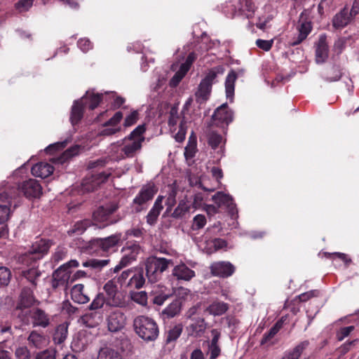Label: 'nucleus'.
Returning a JSON list of instances; mask_svg holds the SVG:
<instances>
[{
    "instance_id": "6ab92c4d",
    "label": "nucleus",
    "mask_w": 359,
    "mask_h": 359,
    "mask_svg": "<svg viewBox=\"0 0 359 359\" xmlns=\"http://www.w3.org/2000/svg\"><path fill=\"white\" fill-rule=\"evenodd\" d=\"M121 240L122 235L118 233L106 238H97L96 243L104 251H109L116 248Z\"/></svg>"
},
{
    "instance_id": "412c9836",
    "label": "nucleus",
    "mask_w": 359,
    "mask_h": 359,
    "mask_svg": "<svg viewBox=\"0 0 359 359\" xmlns=\"http://www.w3.org/2000/svg\"><path fill=\"white\" fill-rule=\"evenodd\" d=\"M72 299L78 304H86L90 301V297L84 292V285L83 284L74 285L70 291Z\"/></svg>"
},
{
    "instance_id": "c03bdc74",
    "label": "nucleus",
    "mask_w": 359,
    "mask_h": 359,
    "mask_svg": "<svg viewBox=\"0 0 359 359\" xmlns=\"http://www.w3.org/2000/svg\"><path fill=\"white\" fill-rule=\"evenodd\" d=\"M208 141L209 145L213 149H216L217 148H222V144L224 143V139L222 136L215 131H211L209 133L208 136Z\"/></svg>"
},
{
    "instance_id": "774afa93",
    "label": "nucleus",
    "mask_w": 359,
    "mask_h": 359,
    "mask_svg": "<svg viewBox=\"0 0 359 359\" xmlns=\"http://www.w3.org/2000/svg\"><path fill=\"white\" fill-rule=\"evenodd\" d=\"M208 352L210 353V359H215L219 355L221 350L218 344H210Z\"/></svg>"
},
{
    "instance_id": "e2e57ef3",
    "label": "nucleus",
    "mask_w": 359,
    "mask_h": 359,
    "mask_svg": "<svg viewBox=\"0 0 359 359\" xmlns=\"http://www.w3.org/2000/svg\"><path fill=\"white\" fill-rule=\"evenodd\" d=\"M196 59V55L195 53L191 52L187 56L186 61L182 63L180 67L185 69V71H189L190 69V67L192 65V63L195 61Z\"/></svg>"
},
{
    "instance_id": "37998d69",
    "label": "nucleus",
    "mask_w": 359,
    "mask_h": 359,
    "mask_svg": "<svg viewBox=\"0 0 359 359\" xmlns=\"http://www.w3.org/2000/svg\"><path fill=\"white\" fill-rule=\"evenodd\" d=\"M90 225V222L88 219L81 220L75 223L74 226L68 231L69 235H81Z\"/></svg>"
},
{
    "instance_id": "423d86ee",
    "label": "nucleus",
    "mask_w": 359,
    "mask_h": 359,
    "mask_svg": "<svg viewBox=\"0 0 359 359\" xmlns=\"http://www.w3.org/2000/svg\"><path fill=\"white\" fill-rule=\"evenodd\" d=\"M50 247L49 241L41 239L36 241L31 249L22 257V262L28 264L29 261H36L46 255Z\"/></svg>"
},
{
    "instance_id": "79ce46f5",
    "label": "nucleus",
    "mask_w": 359,
    "mask_h": 359,
    "mask_svg": "<svg viewBox=\"0 0 359 359\" xmlns=\"http://www.w3.org/2000/svg\"><path fill=\"white\" fill-rule=\"evenodd\" d=\"M22 276L25 277L31 284L36 285L37 279L41 276L40 271L37 268L33 266L27 270L22 271Z\"/></svg>"
},
{
    "instance_id": "aec40b11",
    "label": "nucleus",
    "mask_w": 359,
    "mask_h": 359,
    "mask_svg": "<svg viewBox=\"0 0 359 359\" xmlns=\"http://www.w3.org/2000/svg\"><path fill=\"white\" fill-rule=\"evenodd\" d=\"M156 192V190L154 184H147L142 188L138 195L134 198L133 202L140 205H143L152 199Z\"/></svg>"
},
{
    "instance_id": "20e7f679",
    "label": "nucleus",
    "mask_w": 359,
    "mask_h": 359,
    "mask_svg": "<svg viewBox=\"0 0 359 359\" xmlns=\"http://www.w3.org/2000/svg\"><path fill=\"white\" fill-rule=\"evenodd\" d=\"M172 264L170 259L150 257L146 261V273L151 283H156L161 278V273Z\"/></svg>"
},
{
    "instance_id": "69168bd1",
    "label": "nucleus",
    "mask_w": 359,
    "mask_h": 359,
    "mask_svg": "<svg viewBox=\"0 0 359 359\" xmlns=\"http://www.w3.org/2000/svg\"><path fill=\"white\" fill-rule=\"evenodd\" d=\"M80 149H81V147L78 145L74 146V147L67 149L62 155V158L64 160H66L68 158L72 157V156L78 154Z\"/></svg>"
},
{
    "instance_id": "bf43d9fd",
    "label": "nucleus",
    "mask_w": 359,
    "mask_h": 359,
    "mask_svg": "<svg viewBox=\"0 0 359 359\" xmlns=\"http://www.w3.org/2000/svg\"><path fill=\"white\" fill-rule=\"evenodd\" d=\"M138 119V112L137 111H133L130 112L125 118L124 121V126L130 127L134 125Z\"/></svg>"
},
{
    "instance_id": "4468645a",
    "label": "nucleus",
    "mask_w": 359,
    "mask_h": 359,
    "mask_svg": "<svg viewBox=\"0 0 359 359\" xmlns=\"http://www.w3.org/2000/svg\"><path fill=\"white\" fill-rule=\"evenodd\" d=\"M210 270L213 276L226 278L234 273L235 268L229 262H218L211 264Z\"/></svg>"
},
{
    "instance_id": "09e8293b",
    "label": "nucleus",
    "mask_w": 359,
    "mask_h": 359,
    "mask_svg": "<svg viewBox=\"0 0 359 359\" xmlns=\"http://www.w3.org/2000/svg\"><path fill=\"white\" fill-rule=\"evenodd\" d=\"M131 299L136 303L145 306L147 304V294L144 291L133 292L130 294Z\"/></svg>"
},
{
    "instance_id": "bb28decb",
    "label": "nucleus",
    "mask_w": 359,
    "mask_h": 359,
    "mask_svg": "<svg viewBox=\"0 0 359 359\" xmlns=\"http://www.w3.org/2000/svg\"><path fill=\"white\" fill-rule=\"evenodd\" d=\"M163 198V196H158L152 208L150 210L148 215H147V222L149 225H154L156 224L157 219L160 215V212L163 209V205L161 204Z\"/></svg>"
},
{
    "instance_id": "603ef678",
    "label": "nucleus",
    "mask_w": 359,
    "mask_h": 359,
    "mask_svg": "<svg viewBox=\"0 0 359 359\" xmlns=\"http://www.w3.org/2000/svg\"><path fill=\"white\" fill-rule=\"evenodd\" d=\"M187 72V71H185L184 69L180 67L179 70L175 74V75L170 79V86L171 87L177 86L182 81V79L184 77Z\"/></svg>"
},
{
    "instance_id": "dca6fc26",
    "label": "nucleus",
    "mask_w": 359,
    "mask_h": 359,
    "mask_svg": "<svg viewBox=\"0 0 359 359\" xmlns=\"http://www.w3.org/2000/svg\"><path fill=\"white\" fill-rule=\"evenodd\" d=\"M11 199L7 190H4L0 193V224L6 222L11 215Z\"/></svg>"
},
{
    "instance_id": "4c0bfd02",
    "label": "nucleus",
    "mask_w": 359,
    "mask_h": 359,
    "mask_svg": "<svg viewBox=\"0 0 359 359\" xmlns=\"http://www.w3.org/2000/svg\"><path fill=\"white\" fill-rule=\"evenodd\" d=\"M224 72V69L222 66L219 65L214 67L207 71L205 77L201 81L205 82L207 84H210L212 86L215 79L218 75H222Z\"/></svg>"
},
{
    "instance_id": "f3484780",
    "label": "nucleus",
    "mask_w": 359,
    "mask_h": 359,
    "mask_svg": "<svg viewBox=\"0 0 359 359\" xmlns=\"http://www.w3.org/2000/svg\"><path fill=\"white\" fill-rule=\"evenodd\" d=\"M117 206L116 205H112L110 207H100L93 212V217L94 222L97 224L106 222L104 226L108 225L111 223L108 222L110 215L115 212Z\"/></svg>"
},
{
    "instance_id": "c9c22d12",
    "label": "nucleus",
    "mask_w": 359,
    "mask_h": 359,
    "mask_svg": "<svg viewBox=\"0 0 359 359\" xmlns=\"http://www.w3.org/2000/svg\"><path fill=\"white\" fill-rule=\"evenodd\" d=\"M68 334V324L66 323H62L57 326L53 334V341L55 344H62L67 337Z\"/></svg>"
},
{
    "instance_id": "c756f323",
    "label": "nucleus",
    "mask_w": 359,
    "mask_h": 359,
    "mask_svg": "<svg viewBox=\"0 0 359 359\" xmlns=\"http://www.w3.org/2000/svg\"><path fill=\"white\" fill-rule=\"evenodd\" d=\"M229 309L228 304L215 300L212 302L206 309L205 311L210 315L217 316L224 314Z\"/></svg>"
},
{
    "instance_id": "0eeeda50",
    "label": "nucleus",
    "mask_w": 359,
    "mask_h": 359,
    "mask_svg": "<svg viewBox=\"0 0 359 359\" xmlns=\"http://www.w3.org/2000/svg\"><path fill=\"white\" fill-rule=\"evenodd\" d=\"M140 252V246L136 243H127L126 245L122 248L123 255L114 269L115 273L120 271L122 268L128 266L131 262L135 261L137 255Z\"/></svg>"
},
{
    "instance_id": "473e14b6",
    "label": "nucleus",
    "mask_w": 359,
    "mask_h": 359,
    "mask_svg": "<svg viewBox=\"0 0 359 359\" xmlns=\"http://www.w3.org/2000/svg\"><path fill=\"white\" fill-rule=\"evenodd\" d=\"M27 340L29 344L38 348H41L46 346L48 344L46 337L43 334L35 330L31 332Z\"/></svg>"
},
{
    "instance_id": "f257e3e1",
    "label": "nucleus",
    "mask_w": 359,
    "mask_h": 359,
    "mask_svg": "<svg viewBox=\"0 0 359 359\" xmlns=\"http://www.w3.org/2000/svg\"><path fill=\"white\" fill-rule=\"evenodd\" d=\"M144 126H138L130 134L116 144H111V152L116 160L133 158L140 151L142 144L144 141L143 133Z\"/></svg>"
},
{
    "instance_id": "f03ea898",
    "label": "nucleus",
    "mask_w": 359,
    "mask_h": 359,
    "mask_svg": "<svg viewBox=\"0 0 359 359\" xmlns=\"http://www.w3.org/2000/svg\"><path fill=\"white\" fill-rule=\"evenodd\" d=\"M137 334L145 341H154L158 335V327L156 323L151 318L140 316L133 323Z\"/></svg>"
},
{
    "instance_id": "393cba45",
    "label": "nucleus",
    "mask_w": 359,
    "mask_h": 359,
    "mask_svg": "<svg viewBox=\"0 0 359 359\" xmlns=\"http://www.w3.org/2000/svg\"><path fill=\"white\" fill-rule=\"evenodd\" d=\"M353 18L348 13V9L344 8L337 13L332 20V25L337 29L346 26Z\"/></svg>"
},
{
    "instance_id": "a18cd8bd",
    "label": "nucleus",
    "mask_w": 359,
    "mask_h": 359,
    "mask_svg": "<svg viewBox=\"0 0 359 359\" xmlns=\"http://www.w3.org/2000/svg\"><path fill=\"white\" fill-rule=\"evenodd\" d=\"M182 332V325L181 324L176 325L170 327L166 334L165 341L170 343L176 341L181 335Z\"/></svg>"
},
{
    "instance_id": "5fc2aeb1",
    "label": "nucleus",
    "mask_w": 359,
    "mask_h": 359,
    "mask_svg": "<svg viewBox=\"0 0 359 359\" xmlns=\"http://www.w3.org/2000/svg\"><path fill=\"white\" fill-rule=\"evenodd\" d=\"M206 224V218L203 215H197L194 217L192 229L198 230L203 228Z\"/></svg>"
},
{
    "instance_id": "3c124183",
    "label": "nucleus",
    "mask_w": 359,
    "mask_h": 359,
    "mask_svg": "<svg viewBox=\"0 0 359 359\" xmlns=\"http://www.w3.org/2000/svg\"><path fill=\"white\" fill-rule=\"evenodd\" d=\"M109 259H90L88 262L83 263V266L85 267L90 266L94 269H101L107 266L109 263Z\"/></svg>"
},
{
    "instance_id": "39448f33",
    "label": "nucleus",
    "mask_w": 359,
    "mask_h": 359,
    "mask_svg": "<svg viewBox=\"0 0 359 359\" xmlns=\"http://www.w3.org/2000/svg\"><path fill=\"white\" fill-rule=\"evenodd\" d=\"M35 302L33 295V292L29 288H24L20 294L19 302L17 306V310H20L18 318L21 321L25 324H29V318L27 316L29 310L25 311V309L32 306Z\"/></svg>"
},
{
    "instance_id": "c85d7f7f",
    "label": "nucleus",
    "mask_w": 359,
    "mask_h": 359,
    "mask_svg": "<svg viewBox=\"0 0 359 359\" xmlns=\"http://www.w3.org/2000/svg\"><path fill=\"white\" fill-rule=\"evenodd\" d=\"M82 324L88 327H95L102 321V315L98 311H92L84 314L80 319Z\"/></svg>"
},
{
    "instance_id": "ea45409f",
    "label": "nucleus",
    "mask_w": 359,
    "mask_h": 359,
    "mask_svg": "<svg viewBox=\"0 0 359 359\" xmlns=\"http://www.w3.org/2000/svg\"><path fill=\"white\" fill-rule=\"evenodd\" d=\"M133 274L130 279L128 285L137 289L142 287L145 282L143 271L140 269L133 271Z\"/></svg>"
},
{
    "instance_id": "338daca9",
    "label": "nucleus",
    "mask_w": 359,
    "mask_h": 359,
    "mask_svg": "<svg viewBox=\"0 0 359 359\" xmlns=\"http://www.w3.org/2000/svg\"><path fill=\"white\" fill-rule=\"evenodd\" d=\"M104 290L106 292V295L112 294L118 291L116 285L112 281L109 280L104 285Z\"/></svg>"
},
{
    "instance_id": "0e129e2a",
    "label": "nucleus",
    "mask_w": 359,
    "mask_h": 359,
    "mask_svg": "<svg viewBox=\"0 0 359 359\" xmlns=\"http://www.w3.org/2000/svg\"><path fill=\"white\" fill-rule=\"evenodd\" d=\"M167 79H168L167 74L165 72H163L161 74H159L157 76L155 86H154V88L155 90H157V89L163 87L165 84Z\"/></svg>"
},
{
    "instance_id": "9b49d317",
    "label": "nucleus",
    "mask_w": 359,
    "mask_h": 359,
    "mask_svg": "<svg viewBox=\"0 0 359 359\" xmlns=\"http://www.w3.org/2000/svg\"><path fill=\"white\" fill-rule=\"evenodd\" d=\"M309 14V10L305 9L300 15L297 25L299 34L297 39L292 42V46L302 43L311 32L312 26L311 21L308 20L306 16Z\"/></svg>"
},
{
    "instance_id": "8fccbe9b",
    "label": "nucleus",
    "mask_w": 359,
    "mask_h": 359,
    "mask_svg": "<svg viewBox=\"0 0 359 359\" xmlns=\"http://www.w3.org/2000/svg\"><path fill=\"white\" fill-rule=\"evenodd\" d=\"M281 325L279 322L276 323L274 326H273L270 330L265 333L261 340V344H265L269 341H270L279 331Z\"/></svg>"
},
{
    "instance_id": "a211bd4d",
    "label": "nucleus",
    "mask_w": 359,
    "mask_h": 359,
    "mask_svg": "<svg viewBox=\"0 0 359 359\" xmlns=\"http://www.w3.org/2000/svg\"><path fill=\"white\" fill-rule=\"evenodd\" d=\"M212 118L215 121L228 125L233 121V112L226 104H223L215 111Z\"/></svg>"
},
{
    "instance_id": "6e6552de",
    "label": "nucleus",
    "mask_w": 359,
    "mask_h": 359,
    "mask_svg": "<svg viewBox=\"0 0 359 359\" xmlns=\"http://www.w3.org/2000/svg\"><path fill=\"white\" fill-rule=\"evenodd\" d=\"M109 170L93 173L90 177L85 178L81 183V190L83 192H90L94 191L100 184L104 182L111 175Z\"/></svg>"
},
{
    "instance_id": "cd10ccee",
    "label": "nucleus",
    "mask_w": 359,
    "mask_h": 359,
    "mask_svg": "<svg viewBox=\"0 0 359 359\" xmlns=\"http://www.w3.org/2000/svg\"><path fill=\"white\" fill-rule=\"evenodd\" d=\"M238 75L234 70H231L225 80V92L226 98L233 101L235 90V82L237 79Z\"/></svg>"
},
{
    "instance_id": "2eb2a0df",
    "label": "nucleus",
    "mask_w": 359,
    "mask_h": 359,
    "mask_svg": "<svg viewBox=\"0 0 359 359\" xmlns=\"http://www.w3.org/2000/svg\"><path fill=\"white\" fill-rule=\"evenodd\" d=\"M126 316L120 311L110 313L107 318V326L110 332H116L121 330L126 325Z\"/></svg>"
},
{
    "instance_id": "9d476101",
    "label": "nucleus",
    "mask_w": 359,
    "mask_h": 359,
    "mask_svg": "<svg viewBox=\"0 0 359 359\" xmlns=\"http://www.w3.org/2000/svg\"><path fill=\"white\" fill-rule=\"evenodd\" d=\"M237 3L239 4L238 6L232 4L231 3H229V5H227V7H229L230 8L224 10L226 15L228 17H233L237 14L243 13L247 18H251L255 10V6L251 0H245L244 6H241L240 0H238Z\"/></svg>"
},
{
    "instance_id": "2f4dec72",
    "label": "nucleus",
    "mask_w": 359,
    "mask_h": 359,
    "mask_svg": "<svg viewBox=\"0 0 359 359\" xmlns=\"http://www.w3.org/2000/svg\"><path fill=\"white\" fill-rule=\"evenodd\" d=\"M85 105L80 100L74 101L70 116V121L72 125L77 124L83 117Z\"/></svg>"
},
{
    "instance_id": "a19ab883",
    "label": "nucleus",
    "mask_w": 359,
    "mask_h": 359,
    "mask_svg": "<svg viewBox=\"0 0 359 359\" xmlns=\"http://www.w3.org/2000/svg\"><path fill=\"white\" fill-rule=\"evenodd\" d=\"M181 310V303L179 300L173 301L163 311V315L167 318H173L177 315Z\"/></svg>"
},
{
    "instance_id": "6e6d98bb",
    "label": "nucleus",
    "mask_w": 359,
    "mask_h": 359,
    "mask_svg": "<svg viewBox=\"0 0 359 359\" xmlns=\"http://www.w3.org/2000/svg\"><path fill=\"white\" fill-rule=\"evenodd\" d=\"M34 0H20L15 4V8L20 13L26 12L32 6Z\"/></svg>"
},
{
    "instance_id": "58836bf2",
    "label": "nucleus",
    "mask_w": 359,
    "mask_h": 359,
    "mask_svg": "<svg viewBox=\"0 0 359 359\" xmlns=\"http://www.w3.org/2000/svg\"><path fill=\"white\" fill-rule=\"evenodd\" d=\"M97 359H122V356L118 351L110 347H104L100 349Z\"/></svg>"
},
{
    "instance_id": "7c9ffc66",
    "label": "nucleus",
    "mask_w": 359,
    "mask_h": 359,
    "mask_svg": "<svg viewBox=\"0 0 359 359\" xmlns=\"http://www.w3.org/2000/svg\"><path fill=\"white\" fill-rule=\"evenodd\" d=\"M206 329V323L203 318H198L193 320L192 323L188 326L189 334L194 337L201 336Z\"/></svg>"
},
{
    "instance_id": "680f3d73",
    "label": "nucleus",
    "mask_w": 359,
    "mask_h": 359,
    "mask_svg": "<svg viewBox=\"0 0 359 359\" xmlns=\"http://www.w3.org/2000/svg\"><path fill=\"white\" fill-rule=\"evenodd\" d=\"M180 117L178 116L177 110L175 108H172L170 111L168 118V124L170 127L175 126L179 121Z\"/></svg>"
},
{
    "instance_id": "f704fd0d",
    "label": "nucleus",
    "mask_w": 359,
    "mask_h": 359,
    "mask_svg": "<svg viewBox=\"0 0 359 359\" xmlns=\"http://www.w3.org/2000/svg\"><path fill=\"white\" fill-rule=\"evenodd\" d=\"M309 346L308 341H304L297 345L293 349L285 353L282 359H299L303 351Z\"/></svg>"
},
{
    "instance_id": "052dcab7",
    "label": "nucleus",
    "mask_w": 359,
    "mask_h": 359,
    "mask_svg": "<svg viewBox=\"0 0 359 359\" xmlns=\"http://www.w3.org/2000/svg\"><path fill=\"white\" fill-rule=\"evenodd\" d=\"M353 330V326H348L341 328L337 333L338 340L342 341L344 338L348 337Z\"/></svg>"
},
{
    "instance_id": "b1692460",
    "label": "nucleus",
    "mask_w": 359,
    "mask_h": 359,
    "mask_svg": "<svg viewBox=\"0 0 359 359\" xmlns=\"http://www.w3.org/2000/svg\"><path fill=\"white\" fill-rule=\"evenodd\" d=\"M328 57V46L326 43V36H320L316 50V60L317 63H323Z\"/></svg>"
},
{
    "instance_id": "13d9d810",
    "label": "nucleus",
    "mask_w": 359,
    "mask_h": 359,
    "mask_svg": "<svg viewBox=\"0 0 359 359\" xmlns=\"http://www.w3.org/2000/svg\"><path fill=\"white\" fill-rule=\"evenodd\" d=\"M16 359H29V351L26 346H20L15 351Z\"/></svg>"
},
{
    "instance_id": "1a4fd4ad",
    "label": "nucleus",
    "mask_w": 359,
    "mask_h": 359,
    "mask_svg": "<svg viewBox=\"0 0 359 359\" xmlns=\"http://www.w3.org/2000/svg\"><path fill=\"white\" fill-rule=\"evenodd\" d=\"M196 263L189 262L187 264L180 262L174 266L172 275L178 280L189 281L196 276L193 270Z\"/></svg>"
},
{
    "instance_id": "4d7b16f0",
    "label": "nucleus",
    "mask_w": 359,
    "mask_h": 359,
    "mask_svg": "<svg viewBox=\"0 0 359 359\" xmlns=\"http://www.w3.org/2000/svg\"><path fill=\"white\" fill-rule=\"evenodd\" d=\"M35 359H56V351L55 349H46L39 353Z\"/></svg>"
},
{
    "instance_id": "5701e85b",
    "label": "nucleus",
    "mask_w": 359,
    "mask_h": 359,
    "mask_svg": "<svg viewBox=\"0 0 359 359\" xmlns=\"http://www.w3.org/2000/svg\"><path fill=\"white\" fill-rule=\"evenodd\" d=\"M53 167L48 163L40 162L32 168V173L34 176L46 178L53 172Z\"/></svg>"
},
{
    "instance_id": "7ed1b4c3",
    "label": "nucleus",
    "mask_w": 359,
    "mask_h": 359,
    "mask_svg": "<svg viewBox=\"0 0 359 359\" xmlns=\"http://www.w3.org/2000/svg\"><path fill=\"white\" fill-rule=\"evenodd\" d=\"M5 189L8 191L11 198H15L20 191L27 198H38L42 194V187L39 182L34 179H29L23 182L18 188L8 185V182L4 184Z\"/></svg>"
},
{
    "instance_id": "72a5a7b5",
    "label": "nucleus",
    "mask_w": 359,
    "mask_h": 359,
    "mask_svg": "<svg viewBox=\"0 0 359 359\" xmlns=\"http://www.w3.org/2000/svg\"><path fill=\"white\" fill-rule=\"evenodd\" d=\"M212 86L205 82L201 81L198 90L196 92V99L199 103L205 102L210 94Z\"/></svg>"
},
{
    "instance_id": "e433bc0d",
    "label": "nucleus",
    "mask_w": 359,
    "mask_h": 359,
    "mask_svg": "<svg viewBox=\"0 0 359 359\" xmlns=\"http://www.w3.org/2000/svg\"><path fill=\"white\" fill-rule=\"evenodd\" d=\"M105 301L107 306L112 307H123L126 303L123 294L118 291L107 296Z\"/></svg>"
},
{
    "instance_id": "f8f14e48",
    "label": "nucleus",
    "mask_w": 359,
    "mask_h": 359,
    "mask_svg": "<svg viewBox=\"0 0 359 359\" xmlns=\"http://www.w3.org/2000/svg\"><path fill=\"white\" fill-rule=\"evenodd\" d=\"M33 327H47L50 324L49 316L42 309L39 308L29 310L27 316Z\"/></svg>"
},
{
    "instance_id": "de8ad7c7",
    "label": "nucleus",
    "mask_w": 359,
    "mask_h": 359,
    "mask_svg": "<svg viewBox=\"0 0 359 359\" xmlns=\"http://www.w3.org/2000/svg\"><path fill=\"white\" fill-rule=\"evenodd\" d=\"M11 279V272L6 266H0V286H6Z\"/></svg>"
},
{
    "instance_id": "ddd939ff",
    "label": "nucleus",
    "mask_w": 359,
    "mask_h": 359,
    "mask_svg": "<svg viewBox=\"0 0 359 359\" xmlns=\"http://www.w3.org/2000/svg\"><path fill=\"white\" fill-rule=\"evenodd\" d=\"M212 200L218 207L225 205L229 209L233 218H236L237 217L236 205L230 195L219 191L212 196Z\"/></svg>"
},
{
    "instance_id": "4be33fe9",
    "label": "nucleus",
    "mask_w": 359,
    "mask_h": 359,
    "mask_svg": "<svg viewBox=\"0 0 359 359\" xmlns=\"http://www.w3.org/2000/svg\"><path fill=\"white\" fill-rule=\"evenodd\" d=\"M102 94L95 93L93 90H88L80 99L81 102L90 109H95L102 100Z\"/></svg>"
},
{
    "instance_id": "864d4df0",
    "label": "nucleus",
    "mask_w": 359,
    "mask_h": 359,
    "mask_svg": "<svg viewBox=\"0 0 359 359\" xmlns=\"http://www.w3.org/2000/svg\"><path fill=\"white\" fill-rule=\"evenodd\" d=\"M69 141V139H66L64 141L51 144L45 149V151L48 154H52L54 151H60L64 149Z\"/></svg>"
},
{
    "instance_id": "49530a36",
    "label": "nucleus",
    "mask_w": 359,
    "mask_h": 359,
    "mask_svg": "<svg viewBox=\"0 0 359 359\" xmlns=\"http://www.w3.org/2000/svg\"><path fill=\"white\" fill-rule=\"evenodd\" d=\"M106 304L105 297L102 293H99L93 299L88 308L90 311H95L101 309Z\"/></svg>"
},
{
    "instance_id": "a878e982",
    "label": "nucleus",
    "mask_w": 359,
    "mask_h": 359,
    "mask_svg": "<svg viewBox=\"0 0 359 359\" xmlns=\"http://www.w3.org/2000/svg\"><path fill=\"white\" fill-rule=\"evenodd\" d=\"M65 266H60L53 274L52 286L53 288H57L65 286L69 277V271H65Z\"/></svg>"
}]
</instances>
